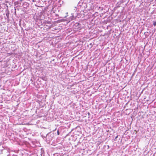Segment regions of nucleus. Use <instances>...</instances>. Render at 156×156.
<instances>
[{
  "mask_svg": "<svg viewBox=\"0 0 156 156\" xmlns=\"http://www.w3.org/2000/svg\"><path fill=\"white\" fill-rule=\"evenodd\" d=\"M56 129H54V130H53V131H55V130H56Z\"/></svg>",
  "mask_w": 156,
  "mask_h": 156,
  "instance_id": "4",
  "label": "nucleus"
},
{
  "mask_svg": "<svg viewBox=\"0 0 156 156\" xmlns=\"http://www.w3.org/2000/svg\"><path fill=\"white\" fill-rule=\"evenodd\" d=\"M56 129H54V130H53V131H55V130H56Z\"/></svg>",
  "mask_w": 156,
  "mask_h": 156,
  "instance_id": "3",
  "label": "nucleus"
},
{
  "mask_svg": "<svg viewBox=\"0 0 156 156\" xmlns=\"http://www.w3.org/2000/svg\"><path fill=\"white\" fill-rule=\"evenodd\" d=\"M57 134H58V135H59L60 133H59V130H57Z\"/></svg>",
  "mask_w": 156,
  "mask_h": 156,
  "instance_id": "2",
  "label": "nucleus"
},
{
  "mask_svg": "<svg viewBox=\"0 0 156 156\" xmlns=\"http://www.w3.org/2000/svg\"><path fill=\"white\" fill-rule=\"evenodd\" d=\"M153 24L154 26H155L156 25V22H154Z\"/></svg>",
  "mask_w": 156,
  "mask_h": 156,
  "instance_id": "1",
  "label": "nucleus"
},
{
  "mask_svg": "<svg viewBox=\"0 0 156 156\" xmlns=\"http://www.w3.org/2000/svg\"><path fill=\"white\" fill-rule=\"evenodd\" d=\"M117 136L116 137V138H117Z\"/></svg>",
  "mask_w": 156,
  "mask_h": 156,
  "instance_id": "5",
  "label": "nucleus"
}]
</instances>
